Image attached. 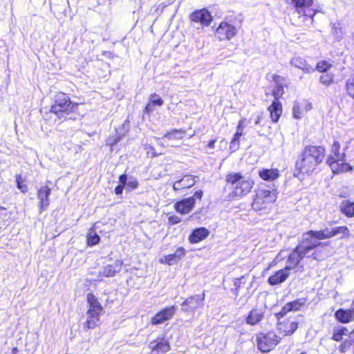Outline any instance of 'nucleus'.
<instances>
[{"instance_id": "9d476101", "label": "nucleus", "mask_w": 354, "mask_h": 354, "mask_svg": "<svg viewBox=\"0 0 354 354\" xmlns=\"http://www.w3.org/2000/svg\"><path fill=\"white\" fill-rule=\"evenodd\" d=\"M237 33L235 26L228 22L223 21L220 24L216 30V36L219 40H230Z\"/></svg>"}, {"instance_id": "8fccbe9b", "label": "nucleus", "mask_w": 354, "mask_h": 354, "mask_svg": "<svg viewBox=\"0 0 354 354\" xmlns=\"http://www.w3.org/2000/svg\"><path fill=\"white\" fill-rule=\"evenodd\" d=\"M8 218V211L5 207H0V224Z\"/></svg>"}, {"instance_id": "412c9836", "label": "nucleus", "mask_w": 354, "mask_h": 354, "mask_svg": "<svg viewBox=\"0 0 354 354\" xmlns=\"http://www.w3.org/2000/svg\"><path fill=\"white\" fill-rule=\"evenodd\" d=\"M209 234V231L204 227H198L192 232L190 235L189 236V241L191 243H198L204 239H205Z\"/></svg>"}, {"instance_id": "473e14b6", "label": "nucleus", "mask_w": 354, "mask_h": 354, "mask_svg": "<svg viewBox=\"0 0 354 354\" xmlns=\"http://www.w3.org/2000/svg\"><path fill=\"white\" fill-rule=\"evenodd\" d=\"M344 87L346 95L354 100V74L346 80Z\"/></svg>"}, {"instance_id": "f03ea898", "label": "nucleus", "mask_w": 354, "mask_h": 354, "mask_svg": "<svg viewBox=\"0 0 354 354\" xmlns=\"http://www.w3.org/2000/svg\"><path fill=\"white\" fill-rule=\"evenodd\" d=\"M78 106V103L73 102L66 94L60 93L55 95L50 112L53 113L59 120H75L80 116L77 113Z\"/></svg>"}, {"instance_id": "603ef678", "label": "nucleus", "mask_w": 354, "mask_h": 354, "mask_svg": "<svg viewBox=\"0 0 354 354\" xmlns=\"http://www.w3.org/2000/svg\"><path fill=\"white\" fill-rule=\"evenodd\" d=\"M125 189L124 186L122 183H119L118 185H117L115 187V194L116 195H122L123 193V190Z\"/></svg>"}, {"instance_id": "4be33fe9", "label": "nucleus", "mask_w": 354, "mask_h": 354, "mask_svg": "<svg viewBox=\"0 0 354 354\" xmlns=\"http://www.w3.org/2000/svg\"><path fill=\"white\" fill-rule=\"evenodd\" d=\"M290 64L295 68L302 70L306 73L315 71V68L308 64L306 60L300 56H295L290 59Z\"/></svg>"}, {"instance_id": "4d7b16f0", "label": "nucleus", "mask_w": 354, "mask_h": 354, "mask_svg": "<svg viewBox=\"0 0 354 354\" xmlns=\"http://www.w3.org/2000/svg\"><path fill=\"white\" fill-rule=\"evenodd\" d=\"M153 106H154L151 102L147 104L145 107L146 112L151 113V112L153 111V110H154Z\"/></svg>"}, {"instance_id": "a878e982", "label": "nucleus", "mask_w": 354, "mask_h": 354, "mask_svg": "<svg viewBox=\"0 0 354 354\" xmlns=\"http://www.w3.org/2000/svg\"><path fill=\"white\" fill-rule=\"evenodd\" d=\"M268 110L270 115L273 122H278L282 113V105L278 99H274L271 105L269 106Z\"/></svg>"}, {"instance_id": "f257e3e1", "label": "nucleus", "mask_w": 354, "mask_h": 354, "mask_svg": "<svg viewBox=\"0 0 354 354\" xmlns=\"http://www.w3.org/2000/svg\"><path fill=\"white\" fill-rule=\"evenodd\" d=\"M326 154L323 146L307 145L296 161L294 176L304 178V174L310 175L322 162Z\"/></svg>"}, {"instance_id": "58836bf2", "label": "nucleus", "mask_w": 354, "mask_h": 354, "mask_svg": "<svg viewBox=\"0 0 354 354\" xmlns=\"http://www.w3.org/2000/svg\"><path fill=\"white\" fill-rule=\"evenodd\" d=\"M248 276H242L240 278H236L234 281V285L235 286L234 289H232L234 295L237 297L239 295V290L241 288L242 285L246 283V279Z\"/></svg>"}, {"instance_id": "0eeeda50", "label": "nucleus", "mask_w": 354, "mask_h": 354, "mask_svg": "<svg viewBox=\"0 0 354 354\" xmlns=\"http://www.w3.org/2000/svg\"><path fill=\"white\" fill-rule=\"evenodd\" d=\"M281 339V338L272 330L259 333L257 335V347L262 353H268L274 348Z\"/></svg>"}, {"instance_id": "7ed1b4c3", "label": "nucleus", "mask_w": 354, "mask_h": 354, "mask_svg": "<svg viewBox=\"0 0 354 354\" xmlns=\"http://www.w3.org/2000/svg\"><path fill=\"white\" fill-rule=\"evenodd\" d=\"M338 234H342L341 238L350 236V231L346 226H337L334 227H326L322 230H309L304 234L306 240L315 242V249L320 245H326V243L320 242V240L334 237Z\"/></svg>"}, {"instance_id": "bb28decb", "label": "nucleus", "mask_w": 354, "mask_h": 354, "mask_svg": "<svg viewBox=\"0 0 354 354\" xmlns=\"http://www.w3.org/2000/svg\"><path fill=\"white\" fill-rule=\"evenodd\" d=\"M264 317V312L261 309H252L246 317L245 322L250 325L254 326L260 322Z\"/></svg>"}, {"instance_id": "79ce46f5", "label": "nucleus", "mask_w": 354, "mask_h": 354, "mask_svg": "<svg viewBox=\"0 0 354 354\" xmlns=\"http://www.w3.org/2000/svg\"><path fill=\"white\" fill-rule=\"evenodd\" d=\"M319 82L322 84L328 86L333 83V75L332 74H322L319 77Z\"/></svg>"}, {"instance_id": "a19ab883", "label": "nucleus", "mask_w": 354, "mask_h": 354, "mask_svg": "<svg viewBox=\"0 0 354 354\" xmlns=\"http://www.w3.org/2000/svg\"><path fill=\"white\" fill-rule=\"evenodd\" d=\"M15 181H16V183H17V187L21 190V192L23 193H26L28 192V187L26 185H24L23 183H24V179L21 176V175L20 174H17L15 176Z\"/></svg>"}, {"instance_id": "de8ad7c7", "label": "nucleus", "mask_w": 354, "mask_h": 354, "mask_svg": "<svg viewBox=\"0 0 354 354\" xmlns=\"http://www.w3.org/2000/svg\"><path fill=\"white\" fill-rule=\"evenodd\" d=\"M178 261H180L185 254V250L183 247H179L174 253Z\"/></svg>"}, {"instance_id": "a211bd4d", "label": "nucleus", "mask_w": 354, "mask_h": 354, "mask_svg": "<svg viewBox=\"0 0 354 354\" xmlns=\"http://www.w3.org/2000/svg\"><path fill=\"white\" fill-rule=\"evenodd\" d=\"M149 348L151 349L150 354H165L171 349L169 342L163 339L160 341L151 342Z\"/></svg>"}, {"instance_id": "f8f14e48", "label": "nucleus", "mask_w": 354, "mask_h": 354, "mask_svg": "<svg viewBox=\"0 0 354 354\" xmlns=\"http://www.w3.org/2000/svg\"><path fill=\"white\" fill-rule=\"evenodd\" d=\"M192 21L200 24L202 26H208L211 24L213 17L211 13L205 8L196 10L189 15Z\"/></svg>"}, {"instance_id": "dca6fc26", "label": "nucleus", "mask_w": 354, "mask_h": 354, "mask_svg": "<svg viewBox=\"0 0 354 354\" xmlns=\"http://www.w3.org/2000/svg\"><path fill=\"white\" fill-rule=\"evenodd\" d=\"M290 267L285 266L268 279V283L270 286H277L283 283L290 276Z\"/></svg>"}, {"instance_id": "6e6552de", "label": "nucleus", "mask_w": 354, "mask_h": 354, "mask_svg": "<svg viewBox=\"0 0 354 354\" xmlns=\"http://www.w3.org/2000/svg\"><path fill=\"white\" fill-rule=\"evenodd\" d=\"M205 294L195 295L187 298L181 304V311L187 314H194L196 310L203 309Z\"/></svg>"}, {"instance_id": "f704fd0d", "label": "nucleus", "mask_w": 354, "mask_h": 354, "mask_svg": "<svg viewBox=\"0 0 354 354\" xmlns=\"http://www.w3.org/2000/svg\"><path fill=\"white\" fill-rule=\"evenodd\" d=\"M340 145L338 141H335L331 147V154L335 158H337L339 160L345 161L346 156L344 153H339Z\"/></svg>"}, {"instance_id": "e2e57ef3", "label": "nucleus", "mask_w": 354, "mask_h": 354, "mask_svg": "<svg viewBox=\"0 0 354 354\" xmlns=\"http://www.w3.org/2000/svg\"><path fill=\"white\" fill-rule=\"evenodd\" d=\"M339 197L341 198H345L346 197V195L344 194H339Z\"/></svg>"}, {"instance_id": "b1692460", "label": "nucleus", "mask_w": 354, "mask_h": 354, "mask_svg": "<svg viewBox=\"0 0 354 354\" xmlns=\"http://www.w3.org/2000/svg\"><path fill=\"white\" fill-rule=\"evenodd\" d=\"M297 328V322H290L289 320H287L277 324V328L283 334L284 336L292 335Z\"/></svg>"}, {"instance_id": "393cba45", "label": "nucleus", "mask_w": 354, "mask_h": 354, "mask_svg": "<svg viewBox=\"0 0 354 354\" xmlns=\"http://www.w3.org/2000/svg\"><path fill=\"white\" fill-rule=\"evenodd\" d=\"M195 178L196 176H185L180 180L176 181L173 185V189L175 191L182 189L189 188L196 183Z\"/></svg>"}, {"instance_id": "9b49d317", "label": "nucleus", "mask_w": 354, "mask_h": 354, "mask_svg": "<svg viewBox=\"0 0 354 354\" xmlns=\"http://www.w3.org/2000/svg\"><path fill=\"white\" fill-rule=\"evenodd\" d=\"M122 262L120 260L111 261L100 268L98 272L99 277H112L122 270Z\"/></svg>"}, {"instance_id": "423d86ee", "label": "nucleus", "mask_w": 354, "mask_h": 354, "mask_svg": "<svg viewBox=\"0 0 354 354\" xmlns=\"http://www.w3.org/2000/svg\"><path fill=\"white\" fill-rule=\"evenodd\" d=\"M86 299L89 308L87 311V320L84 324V328L93 329L98 325L100 315L103 311V308L93 293H88Z\"/></svg>"}, {"instance_id": "c756f323", "label": "nucleus", "mask_w": 354, "mask_h": 354, "mask_svg": "<svg viewBox=\"0 0 354 354\" xmlns=\"http://www.w3.org/2000/svg\"><path fill=\"white\" fill-rule=\"evenodd\" d=\"M261 178L267 181H272L279 178V173L277 169H262L259 171Z\"/></svg>"}, {"instance_id": "37998d69", "label": "nucleus", "mask_w": 354, "mask_h": 354, "mask_svg": "<svg viewBox=\"0 0 354 354\" xmlns=\"http://www.w3.org/2000/svg\"><path fill=\"white\" fill-rule=\"evenodd\" d=\"M239 139L240 137H236V134L234 135L230 145V150L231 152H235L239 149Z\"/></svg>"}, {"instance_id": "20e7f679", "label": "nucleus", "mask_w": 354, "mask_h": 354, "mask_svg": "<svg viewBox=\"0 0 354 354\" xmlns=\"http://www.w3.org/2000/svg\"><path fill=\"white\" fill-rule=\"evenodd\" d=\"M315 244L312 241L306 240L303 236L296 248L289 254L286 266L290 267V270L295 269L306 256L313 257L317 260V258L315 252H313L310 256L308 255L310 251L315 250Z\"/></svg>"}, {"instance_id": "c85d7f7f", "label": "nucleus", "mask_w": 354, "mask_h": 354, "mask_svg": "<svg viewBox=\"0 0 354 354\" xmlns=\"http://www.w3.org/2000/svg\"><path fill=\"white\" fill-rule=\"evenodd\" d=\"M335 317L341 323H348L354 319V315L348 309L340 308L335 313Z\"/></svg>"}, {"instance_id": "2f4dec72", "label": "nucleus", "mask_w": 354, "mask_h": 354, "mask_svg": "<svg viewBox=\"0 0 354 354\" xmlns=\"http://www.w3.org/2000/svg\"><path fill=\"white\" fill-rule=\"evenodd\" d=\"M121 132H119V129L116 130V133L114 136H109L106 140V144L110 146H113L117 144L121 140L122 137L124 136L127 130L125 129V124H123Z\"/></svg>"}, {"instance_id": "13d9d810", "label": "nucleus", "mask_w": 354, "mask_h": 354, "mask_svg": "<svg viewBox=\"0 0 354 354\" xmlns=\"http://www.w3.org/2000/svg\"><path fill=\"white\" fill-rule=\"evenodd\" d=\"M346 346H347V344L346 342L342 344L339 346V351H341L342 353H344L346 349Z\"/></svg>"}, {"instance_id": "052dcab7", "label": "nucleus", "mask_w": 354, "mask_h": 354, "mask_svg": "<svg viewBox=\"0 0 354 354\" xmlns=\"http://www.w3.org/2000/svg\"><path fill=\"white\" fill-rule=\"evenodd\" d=\"M351 312H352V313L354 315V300L353 301L352 304H351V308L348 309Z\"/></svg>"}, {"instance_id": "09e8293b", "label": "nucleus", "mask_w": 354, "mask_h": 354, "mask_svg": "<svg viewBox=\"0 0 354 354\" xmlns=\"http://www.w3.org/2000/svg\"><path fill=\"white\" fill-rule=\"evenodd\" d=\"M165 260L168 265H173L178 261L174 254L165 256Z\"/></svg>"}, {"instance_id": "4c0bfd02", "label": "nucleus", "mask_w": 354, "mask_h": 354, "mask_svg": "<svg viewBox=\"0 0 354 354\" xmlns=\"http://www.w3.org/2000/svg\"><path fill=\"white\" fill-rule=\"evenodd\" d=\"M349 330L346 327H341L340 328L335 330L333 335V339L337 342H339L342 339L343 335H347L349 334Z\"/></svg>"}, {"instance_id": "0e129e2a", "label": "nucleus", "mask_w": 354, "mask_h": 354, "mask_svg": "<svg viewBox=\"0 0 354 354\" xmlns=\"http://www.w3.org/2000/svg\"><path fill=\"white\" fill-rule=\"evenodd\" d=\"M260 122V118H258L256 122H255V124H259Z\"/></svg>"}, {"instance_id": "f3484780", "label": "nucleus", "mask_w": 354, "mask_h": 354, "mask_svg": "<svg viewBox=\"0 0 354 354\" xmlns=\"http://www.w3.org/2000/svg\"><path fill=\"white\" fill-rule=\"evenodd\" d=\"M272 81L275 84L272 90V95L274 97V99L279 100L284 93V86H287L286 80L282 76L274 75L272 76Z\"/></svg>"}, {"instance_id": "2eb2a0df", "label": "nucleus", "mask_w": 354, "mask_h": 354, "mask_svg": "<svg viewBox=\"0 0 354 354\" xmlns=\"http://www.w3.org/2000/svg\"><path fill=\"white\" fill-rule=\"evenodd\" d=\"M306 302L305 298H300L292 301L288 302L284 305L280 312L276 314L277 319H280L286 315L290 311L299 310Z\"/></svg>"}, {"instance_id": "c9c22d12", "label": "nucleus", "mask_w": 354, "mask_h": 354, "mask_svg": "<svg viewBox=\"0 0 354 354\" xmlns=\"http://www.w3.org/2000/svg\"><path fill=\"white\" fill-rule=\"evenodd\" d=\"M341 160H337V158H335L334 156L330 155L327 158V164L329 165L330 169L333 174L339 173V162Z\"/></svg>"}, {"instance_id": "6ab92c4d", "label": "nucleus", "mask_w": 354, "mask_h": 354, "mask_svg": "<svg viewBox=\"0 0 354 354\" xmlns=\"http://www.w3.org/2000/svg\"><path fill=\"white\" fill-rule=\"evenodd\" d=\"M194 205V197H188L176 203L174 207L176 212L185 214L189 213L193 209Z\"/></svg>"}, {"instance_id": "aec40b11", "label": "nucleus", "mask_w": 354, "mask_h": 354, "mask_svg": "<svg viewBox=\"0 0 354 354\" xmlns=\"http://www.w3.org/2000/svg\"><path fill=\"white\" fill-rule=\"evenodd\" d=\"M241 183L240 186L239 187H235L234 191L232 192L231 195L232 196L241 197L247 195L250 192L254 185V182L249 178H247L245 181H241Z\"/></svg>"}, {"instance_id": "ea45409f", "label": "nucleus", "mask_w": 354, "mask_h": 354, "mask_svg": "<svg viewBox=\"0 0 354 354\" xmlns=\"http://www.w3.org/2000/svg\"><path fill=\"white\" fill-rule=\"evenodd\" d=\"M332 34L337 39H339L343 36V32L342 31V26L339 22L333 23L332 25Z\"/></svg>"}, {"instance_id": "ddd939ff", "label": "nucleus", "mask_w": 354, "mask_h": 354, "mask_svg": "<svg viewBox=\"0 0 354 354\" xmlns=\"http://www.w3.org/2000/svg\"><path fill=\"white\" fill-rule=\"evenodd\" d=\"M176 311L177 307L176 306L165 308L152 317L151 324L153 325L163 324L165 322L171 319Z\"/></svg>"}, {"instance_id": "49530a36", "label": "nucleus", "mask_w": 354, "mask_h": 354, "mask_svg": "<svg viewBox=\"0 0 354 354\" xmlns=\"http://www.w3.org/2000/svg\"><path fill=\"white\" fill-rule=\"evenodd\" d=\"M292 113L293 116L296 119H300L301 118V111L300 107L299 106V104L297 102H295L292 107Z\"/></svg>"}, {"instance_id": "5701e85b", "label": "nucleus", "mask_w": 354, "mask_h": 354, "mask_svg": "<svg viewBox=\"0 0 354 354\" xmlns=\"http://www.w3.org/2000/svg\"><path fill=\"white\" fill-rule=\"evenodd\" d=\"M119 183L123 184L127 192L134 190L139 186V183L136 178L132 176H128L126 174L119 176Z\"/></svg>"}, {"instance_id": "864d4df0", "label": "nucleus", "mask_w": 354, "mask_h": 354, "mask_svg": "<svg viewBox=\"0 0 354 354\" xmlns=\"http://www.w3.org/2000/svg\"><path fill=\"white\" fill-rule=\"evenodd\" d=\"M236 135V137H241L243 134V127H242V121H240L238 126L236 127V131L234 133Z\"/></svg>"}, {"instance_id": "5fc2aeb1", "label": "nucleus", "mask_w": 354, "mask_h": 354, "mask_svg": "<svg viewBox=\"0 0 354 354\" xmlns=\"http://www.w3.org/2000/svg\"><path fill=\"white\" fill-rule=\"evenodd\" d=\"M203 195V192L202 190L196 191L192 197H194V201L196 199H201Z\"/></svg>"}, {"instance_id": "72a5a7b5", "label": "nucleus", "mask_w": 354, "mask_h": 354, "mask_svg": "<svg viewBox=\"0 0 354 354\" xmlns=\"http://www.w3.org/2000/svg\"><path fill=\"white\" fill-rule=\"evenodd\" d=\"M86 238V242L88 246L95 245L100 241V236L93 229L89 230Z\"/></svg>"}, {"instance_id": "cd10ccee", "label": "nucleus", "mask_w": 354, "mask_h": 354, "mask_svg": "<svg viewBox=\"0 0 354 354\" xmlns=\"http://www.w3.org/2000/svg\"><path fill=\"white\" fill-rule=\"evenodd\" d=\"M247 179L240 173L232 172L226 176L225 180L227 184L231 185L232 191H234V187H239L241 181H245Z\"/></svg>"}, {"instance_id": "a18cd8bd", "label": "nucleus", "mask_w": 354, "mask_h": 354, "mask_svg": "<svg viewBox=\"0 0 354 354\" xmlns=\"http://www.w3.org/2000/svg\"><path fill=\"white\" fill-rule=\"evenodd\" d=\"M330 67V64H328L327 62L322 61V62H319L317 64V66H316V68H315V70L317 69V71H319L320 72H325Z\"/></svg>"}, {"instance_id": "680f3d73", "label": "nucleus", "mask_w": 354, "mask_h": 354, "mask_svg": "<svg viewBox=\"0 0 354 354\" xmlns=\"http://www.w3.org/2000/svg\"><path fill=\"white\" fill-rule=\"evenodd\" d=\"M347 166L346 167V171H352L353 170V167L351 166L349 164H347Z\"/></svg>"}, {"instance_id": "7c9ffc66", "label": "nucleus", "mask_w": 354, "mask_h": 354, "mask_svg": "<svg viewBox=\"0 0 354 354\" xmlns=\"http://www.w3.org/2000/svg\"><path fill=\"white\" fill-rule=\"evenodd\" d=\"M340 211L347 217H354V202L346 200L340 203Z\"/></svg>"}, {"instance_id": "3c124183", "label": "nucleus", "mask_w": 354, "mask_h": 354, "mask_svg": "<svg viewBox=\"0 0 354 354\" xmlns=\"http://www.w3.org/2000/svg\"><path fill=\"white\" fill-rule=\"evenodd\" d=\"M168 220H169V223L172 225L177 224V223H180L181 221L180 218L178 216H176V215L170 216L169 217Z\"/></svg>"}, {"instance_id": "c03bdc74", "label": "nucleus", "mask_w": 354, "mask_h": 354, "mask_svg": "<svg viewBox=\"0 0 354 354\" xmlns=\"http://www.w3.org/2000/svg\"><path fill=\"white\" fill-rule=\"evenodd\" d=\"M150 102L153 106H162L163 104V100L162 98L157 95L156 93H153L150 95Z\"/></svg>"}, {"instance_id": "e433bc0d", "label": "nucleus", "mask_w": 354, "mask_h": 354, "mask_svg": "<svg viewBox=\"0 0 354 354\" xmlns=\"http://www.w3.org/2000/svg\"><path fill=\"white\" fill-rule=\"evenodd\" d=\"M185 133V131H183L181 129H173L170 132H167L165 133L162 139H167V140H171V139H182L183 135Z\"/></svg>"}, {"instance_id": "39448f33", "label": "nucleus", "mask_w": 354, "mask_h": 354, "mask_svg": "<svg viewBox=\"0 0 354 354\" xmlns=\"http://www.w3.org/2000/svg\"><path fill=\"white\" fill-rule=\"evenodd\" d=\"M277 192L275 189H266L259 187L256 193L253 203L252 208L260 214H265L268 212L269 205L274 203L277 199Z\"/></svg>"}, {"instance_id": "bf43d9fd", "label": "nucleus", "mask_w": 354, "mask_h": 354, "mask_svg": "<svg viewBox=\"0 0 354 354\" xmlns=\"http://www.w3.org/2000/svg\"><path fill=\"white\" fill-rule=\"evenodd\" d=\"M215 143H216V140H211L209 142V143L207 144V147H208L209 149H214V148Z\"/></svg>"}, {"instance_id": "6e6d98bb", "label": "nucleus", "mask_w": 354, "mask_h": 354, "mask_svg": "<svg viewBox=\"0 0 354 354\" xmlns=\"http://www.w3.org/2000/svg\"><path fill=\"white\" fill-rule=\"evenodd\" d=\"M341 162H339V173L340 172H344L346 171V167H348L347 166V163H345L344 161H340Z\"/></svg>"}, {"instance_id": "69168bd1", "label": "nucleus", "mask_w": 354, "mask_h": 354, "mask_svg": "<svg viewBox=\"0 0 354 354\" xmlns=\"http://www.w3.org/2000/svg\"><path fill=\"white\" fill-rule=\"evenodd\" d=\"M13 350H14V351H17V348H15Z\"/></svg>"}, {"instance_id": "4468645a", "label": "nucleus", "mask_w": 354, "mask_h": 354, "mask_svg": "<svg viewBox=\"0 0 354 354\" xmlns=\"http://www.w3.org/2000/svg\"><path fill=\"white\" fill-rule=\"evenodd\" d=\"M51 194V189L48 186L41 187L37 192L39 199V211L40 213L47 209L50 205L49 196Z\"/></svg>"}, {"instance_id": "1a4fd4ad", "label": "nucleus", "mask_w": 354, "mask_h": 354, "mask_svg": "<svg viewBox=\"0 0 354 354\" xmlns=\"http://www.w3.org/2000/svg\"><path fill=\"white\" fill-rule=\"evenodd\" d=\"M292 1L299 17H303L304 21L308 20L312 23L315 12L310 10L309 7L313 4V0H292Z\"/></svg>"}]
</instances>
